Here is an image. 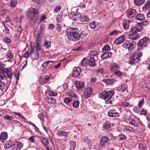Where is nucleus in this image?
I'll return each mask as SVG.
<instances>
[{
  "instance_id": "nucleus-1",
  "label": "nucleus",
  "mask_w": 150,
  "mask_h": 150,
  "mask_svg": "<svg viewBox=\"0 0 150 150\" xmlns=\"http://www.w3.org/2000/svg\"><path fill=\"white\" fill-rule=\"evenodd\" d=\"M77 28H69L66 30V35L68 39L73 41H77L80 38Z\"/></svg>"
},
{
  "instance_id": "nucleus-2",
  "label": "nucleus",
  "mask_w": 150,
  "mask_h": 150,
  "mask_svg": "<svg viewBox=\"0 0 150 150\" xmlns=\"http://www.w3.org/2000/svg\"><path fill=\"white\" fill-rule=\"evenodd\" d=\"M114 91L113 90L108 91H104L101 92L99 94L100 98L104 99L107 104H111L113 101L112 97L114 96Z\"/></svg>"
},
{
  "instance_id": "nucleus-3",
  "label": "nucleus",
  "mask_w": 150,
  "mask_h": 150,
  "mask_svg": "<svg viewBox=\"0 0 150 150\" xmlns=\"http://www.w3.org/2000/svg\"><path fill=\"white\" fill-rule=\"evenodd\" d=\"M43 33L42 30H40L38 33L37 39L36 41L35 48L37 57L34 59H38L40 56V54L42 52V49L39 46L38 40L41 41L42 39Z\"/></svg>"
},
{
  "instance_id": "nucleus-4",
  "label": "nucleus",
  "mask_w": 150,
  "mask_h": 150,
  "mask_svg": "<svg viewBox=\"0 0 150 150\" xmlns=\"http://www.w3.org/2000/svg\"><path fill=\"white\" fill-rule=\"evenodd\" d=\"M38 13V11L35 8L30 9L28 15V18L32 22L35 23L37 20V15Z\"/></svg>"
},
{
  "instance_id": "nucleus-5",
  "label": "nucleus",
  "mask_w": 150,
  "mask_h": 150,
  "mask_svg": "<svg viewBox=\"0 0 150 150\" xmlns=\"http://www.w3.org/2000/svg\"><path fill=\"white\" fill-rule=\"evenodd\" d=\"M150 41V40L148 37H145L141 39L137 44V50L139 51L143 50L144 47H146V45L148 44Z\"/></svg>"
},
{
  "instance_id": "nucleus-6",
  "label": "nucleus",
  "mask_w": 150,
  "mask_h": 150,
  "mask_svg": "<svg viewBox=\"0 0 150 150\" xmlns=\"http://www.w3.org/2000/svg\"><path fill=\"white\" fill-rule=\"evenodd\" d=\"M135 44L134 41L131 42L126 41L123 44L122 46L123 47L127 49L129 52H131L133 50Z\"/></svg>"
},
{
  "instance_id": "nucleus-7",
  "label": "nucleus",
  "mask_w": 150,
  "mask_h": 150,
  "mask_svg": "<svg viewBox=\"0 0 150 150\" xmlns=\"http://www.w3.org/2000/svg\"><path fill=\"white\" fill-rule=\"evenodd\" d=\"M0 71L1 72V73L2 74H4L6 73V78L8 77L10 79L12 78L13 73L11 69L9 68H0Z\"/></svg>"
},
{
  "instance_id": "nucleus-8",
  "label": "nucleus",
  "mask_w": 150,
  "mask_h": 150,
  "mask_svg": "<svg viewBox=\"0 0 150 150\" xmlns=\"http://www.w3.org/2000/svg\"><path fill=\"white\" fill-rule=\"evenodd\" d=\"M81 15V13L76 11L70 13L68 14V16L71 20L76 21L78 19Z\"/></svg>"
},
{
  "instance_id": "nucleus-9",
  "label": "nucleus",
  "mask_w": 150,
  "mask_h": 150,
  "mask_svg": "<svg viewBox=\"0 0 150 150\" xmlns=\"http://www.w3.org/2000/svg\"><path fill=\"white\" fill-rule=\"evenodd\" d=\"M136 13V10L134 9H130L128 10L126 12V16L129 18H131L134 17Z\"/></svg>"
},
{
  "instance_id": "nucleus-10",
  "label": "nucleus",
  "mask_w": 150,
  "mask_h": 150,
  "mask_svg": "<svg viewBox=\"0 0 150 150\" xmlns=\"http://www.w3.org/2000/svg\"><path fill=\"white\" fill-rule=\"evenodd\" d=\"M93 92V89L90 87H88L85 89L83 91L84 97L87 98L90 96Z\"/></svg>"
},
{
  "instance_id": "nucleus-11",
  "label": "nucleus",
  "mask_w": 150,
  "mask_h": 150,
  "mask_svg": "<svg viewBox=\"0 0 150 150\" xmlns=\"http://www.w3.org/2000/svg\"><path fill=\"white\" fill-rule=\"evenodd\" d=\"M81 72V70L80 67H74L73 69V72L72 75L74 77L76 78L79 76Z\"/></svg>"
},
{
  "instance_id": "nucleus-12",
  "label": "nucleus",
  "mask_w": 150,
  "mask_h": 150,
  "mask_svg": "<svg viewBox=\"0 0 150 150\" xmlns=\"http://www.w3.org/2000/svg\"><path fill=\"white\" fill-rule=\"evenodd\" d=\"M132 56L134 57L137 61L139 62L140 61V57L142 56V54L141 52H133L132 53Z\"/></svg>"
},
{
  "instance_id": "nucleus-13",
  "label": "nucleus",
  "mask_w": 150,
  "mask_h": 150,
  "mask_svg": "<svg viewBox=\"0 0 150 150\" xmlns=\"http://www.w3.org/2000/svg\"><path fill=\"white\" fill-rule=\"evenodd\" d=\"M116 111V110L115 109L110 110L108 113V115L111 117L119 116V115L118 112Z\"/></svg>"
},
{
  "instance_id": "nucleus-14",
  "label": "nucleus",
  "mask_w": 150,
  "mask_h": 150,
  "mask_svg": "<svg viewBox=\"0 0 150 150\" xmlns=\"http://www.w3.org/2000/svg\"><path fill=\"white\" fill-rule=\"evenodd\" d=\"M8 134L6 132H4L1 133L0 136V141L2 142H4L7 139Z\"/></svg>"
},
{
  "instance_id": "nucleus-15",
  "label": "nucleus",
  "mask_w": 150,
  "mask_h": 150,
  "mask_svg": "<svg viewBox=\"0 0 150 150\" xmlns=\"http://www.w3.org/2000/svg\"><path fill=\"white\" fill-rule=\"evenodd\" d=\"M85 83L84 82L79 81H76L75 83L76 86L79 90L81 89L84 86Z\"/></svg>"
},
{
  "instance_id": "nucleus-16",
  "label": "nucleus",
  "mask_w": 150,
  "mask_h": 150,
  "mask_svg": "<svg viewBox=\"0 0 150 150\" xmlns=\"http://www.w3.org/2000/svg\"><path fill=\"white\" fill-rule=\"evenodd\" d=\"M13 144L16 150H20L23 146V144L20 142H15Z\"/></svg>"
},
{
  "instance_id": "nucleus-17",
  "label": "nucleus",
  "mask_w": 150,
  "mask_h": 150,
  "mask_svg": "<svg viewBox=\"0 0 150 150\" xmlns=\"http://www.w3.org/2000/svg\"><path fill=\"white\" fill-rule=\"evenodd\" d=\"M143 29V27L140 25H138L137 26L133 27L131 30L132 32H138Z\"/></svg>"
},
{
  "instance_id": "nucleus-18",
  "label": "nucleus",
  "mask_w": 150,
  "mask_h": 150,
  "mask_svg": "<svg viewBox=\"0 0 150 150\" xmlns=\"http://www.w3.org/2000/svg\"><path fill=\"white\" fill-rule=\"evenodd\" d=\"M129 37L131 39L133 40H136L139 38V35L137 33L132 32V33L129 35Z\"/></svg>"
},
{
  "instance_id": "nucleus-19",
  "label": "nucleus",
  "mask_w": 150,
  "mask_h": 150,
  "mask_svg": "<svg viewBox=\"0 0 150 150\" xmlns=\"http://www.w3.org/2000/svg\"><path fill=\"white\" fill-rule=\"evenodd\" d=\"M88 65L91 67H94L96 65L95 59L93 57L90 58L89 60Z\"/></svg>"
},
{
  "instance_id": "nucleus-20",
  "label": "nucleus",
  "mask_w": 150,
  "mask_h": 150,
  "mask_svg": "<svg viewBox=\"0 0 150 150\" xmlns=\"http://www.w3.org/2000/svg\"><path fill=\"white\" fill-rule=\"evenodd\" d=\"M104 53L102 54L101 57L103 59L106 58H109L111 57L112 53L110 52H103Z\"/></svg>"
},
{
  "instance_id": "nucleus-21",
  "label": "nucleus",
  "mask_w": 150,
  "mask_h": 150,
  "mask_svg": "<svg viewBox=\"0 0 150 150\" xmlns=\"http://www.w3.org/2000/svg\"><path fill=\"white\" fill-rule=\"evenodd\" d=\"M124 38L123 37H120L117 38L114 41V43L116 45H119L124 42Z\"/></svg>"
},
{
  "instance_id": "nucleus-22",
  "label": "nucleus",
  "mask_w": 150,
  "mask_h": 150,
  "mask_svg": "<svg viewBox=\"0 0 150 150\" xmlns=\"http://www.w3.org/2000/svg\"><path fill=\"white\" fill-rule=\"evenodd\" d=\"M150 8V0L147 1L142 7L143 11L146 12Z\"/></svg>"
},
{
  "instance_id": "nucleus-23",
  "label": "nucleus",
  "mask_w": 150,
  "mask_h": 150,
  "mask_svg": "<svg viewBox=\"0 0 150 150\" xmlns=\"http://www.w3.org/2000/svg\"><path fill=\"white\" fill-rule=\"evenodd\" d=\"M129 123L130 125L134 126L135 127H137L139 126L138 123L132 118H129Z\"/></svg>"
},
{
  "instance_id": "nucleus-24",
  "label": "nucleus",
  "mask_w": 150,
  "mask_h": 150,
  "mask_svg": "<svg viewBox=\"0 0 150 150\" xmlns=\"http://www.w3.org/2000/svg\"><path fill=\"white\" fill-rule=\"evenodd\" d=\"M79 18L80 21L81 22H87L89 20L88 17L86 15H81Z\"/></svg>"
},
{
  "instance_id": "nucleus-25",
  "label": "nucleus",
  "mask_w": 150,
  "mask_h": 150,
  "mask_svg": "<svg viewBox=\"0 0 150 150\" xmlns=\"http://www.w3.org/2000/svg\"><path fill=\"white\" fill-rule=\"evenodd\" d=\"M137 20L141 21H143L145 19V17L143 14L140 13L138 14L135 17Z\"/></svg>"
},
{
  "instance_id": "nucleus-26",
  "label": "nucleus",
  "mask_w": 150,
  "mask_h": 150,
  "mask_svg": "<svg viewBox=\"0 0 150 150\" xmlns=\"http://www.w3.org/2000/svg\"><path fill=\"white\" fill-rule=\"evenodd\" d=\"M50 79V77L45 76L43 79H41L40 81L41 84H44L48 81Z\"/></svg>"
},
{
  "instance_id": "nucleus-27",
  "label": "nucleus",
  "mask_w": 150,
  "mask_h": 150,
  "mask_svg": "<svg viewBox=\"0 0 150 150\" xmlns=\"http://www.w3.org/2000/svg\"><path fill=\"white\" fill-rule=\"evenodd\" d=\"M129 22L128 21L125 20L123 23V28L125 30L128 29L129 27Z\"/></svg>"
},
{
  "instance_id": "nucleus-28",
  "label": "nucleus",
  "mask_w": 150,
  "mask_h": 150,
  "mask_svg": "<svg viewBox=\"0 0 150 150\" xmlns=\"http://www.w3.org/2000/svg\"><path fill=\"white\" fill-rule=\"evenodd\" d=\"M135 4L137 6L142 5L145 2V0H134Z\"/></svg>"
},
{
  "instance_id": "nucleus-29",
  "label": "nucleus",
  "mask_w": 150,
  "mask_h": 150,
  "mask_svg": "<svg viewBox=\"0 0 150 150\" xmlns=\"http://www.w3.org/2000/svg\"><path fill=\"white\" fill-rule=\"evenodd\" d=\"M119 66L116 63H114L111 66L110 69L112 71H116L119 69Z\"/></svg>"
},
{
  "instance_id": "nucleus-30",
  "label": "nucleus",
  "mask_w": 150,
  "mask_h": 150,
  "mask_svg": "<svg viewBox=\"0 0 150 150\" xmlns=\"http://www.w3.org/2000/svg\"><path fill=\"white\" fill-rule=\"evenodd\" d=\"M110 128V122L109 121H106L103 124V129L108 130Z\"/></svg>"
},
{
  "instance_id": "nucleus-31",
  "label": "nucleus",
  "mask_w": 150,
  "mask_h": 150,
  "mask_svg": "<svg viewBox=\"0 0 150 150\" xmlns=\"http://www.w3.org/2000/svg\"><path fill=\"white\" fill-rule=\"evenodd\" d=\"M98 23H97L95 21H93L90 23L89 25L91 28L94 29L98 25Z\"/></svg>"
},
{
  "instance_id": "nucleus-32",
  "label": "nucleus",
  "mask_w": 150,
  "mask_h": 150,
  "mask_svg": "<svg viewBox=\"0 0 150 150\" xmlns=\"http://www.w3.org/2000/svg\"><path fill=\"white\" fill-rule=\"evenodd\" d=\"M41 142L44 146L45 147L47 146L49 143L48 139L46 138H42V139Z\"/></svg>"
},
{
  "instance_id": "nucleus-33",
  "label": "nucleus",
  "mask_w": 150,
  "mask_h": 150,
  "mask_svg": "<svg viewBox=\"0 0 150 150\" xmlns=\"http://www.w3.org/2000/svg\"><path fill=\"white\" fill-rule=\"evenodd\" d=\"M121 33V32L120 31L115 30L111 32L110 33L109 35L110 36H115L117 34L120 33Z\"/></svg>"
},
{
  "instance_id": "nucleus-34",
  "label": "nucleus",
  "mask_w": 150,
  "mask_h": 150,
  "mask_svg": "<svg viewBox=\"0 0 150 150\" xmlns=\"http://www.w3.org/2000/svg\"><path fill=\"white\" fill-rule=\"evenodd\" d=\"M47 102L49 103L54 104L56 102V100L54 98L49 97L47 98Z\"/></svg>"
},
{
  "instance_id": "nucleus-35",
  "label": "nucleus",
  "mask_w": 150,
  "mask_h": 150,
  "mask_svg": "<svg viewBox=\"0 0 150 150\" xmlns=\"http://www.w3.org/2000/svg\"><path fill=\"white\" fill-rule=\"evenodd\" d=\"M6 56L7 58L10 59H12L13 57V55L10 50L8 51L7 53L6 54Z\"/></svg>"
},
{
  "instance_id": "nucleus-36",
  "label": "nucleus",
  "mask_w": 150,
  "mask_h": 150,
  "mask_svg": "<svg viewBox=\"0 0 150 150\" xmlns=\"http://www.w3.org/2000/svg\"><path fill=\"white\" fill-rule=\"evenodd\" d=\"M110 49V47L108 45H106L103 48L102 51L103 52H105L106 51H108Z\"/></svg>"
},
{
  "instance_id": "nucleus-37",
  "label": "nucleus",
  "mask_w": 150,
  "mask_h": 150,
  "mask_svg": "<svg viewBox=\"0 0 150 150\" xmlns=\"http://www.w3.org/2000/svg\"><path fill=\"white\" fill-rule=\"evenodd\" d=\"M88 61V60L86 58L83 59L81 61V66L82 67H85L87 65Z\"/></svg>"
},
{
  "instance_id": "nucleus-38",
  "label": "nucleus",
  "mask_w": 150,
  "mask_h": 150,
  "mask_svg": "<svg viewBox=\"0 0 150 150\" xmlns=\"http://www.w3.org/2000/svg\"><path fill=\"white\" fill-rule=\"evenodd\" d=\"M70 148L69 150H74L76 147V143L74 141H71L70 142Z\"/></svg>"
},
{
  "instance_id": "nucleus-39",
  "label": "nucleus",
  "mask_w": 150,
  "mask_h": 150,
  "mask_svg": "<svg viewBox=\"0 0 150 150\" xmlns=\"http://www.w3.org/2000/svg\"><path fill=\"white\" fill-rule=\"evenodd\" d=\"M72 100V98L71 97H67L64 98V101L65 103L68 104L71 102Z\"/></svg>"
},
{
  "instance_id": "nucleus-40",
  "label": "nucleus",
  "mask_w": 150,
  "mask_h": 150,
  "mask_svg": "<svg viewBox=\"0 0 150 150\" xmlns=\"http://www.w3.org/2000/svg\"><path fill=\"white\" fill-rule=\"evenodd\" d=\"M139 147L140 150H146L147 148L145 144L142 143L139 144Z\"/></svg>"
},
{
  "instance_id": "nucleus-41",
  "label": "nucleus",
  "mask_w": 150,
  "mask_h": 150,
  "mask_svg": "<svg viewBox=\"0 0 150 150\" xmlns=\"http://www.w3.org/2000/svg\"><path fill=\"white\" fill-rule=\"evenodd\" d=\"M139 62L138 61H137V60H136V59H135L132 56V57L130 58V60L129 61V63L130 64H133Z\"/></svg>"
},
{
  "instance_id": "nucleus-42",
  "label": "nucleus",
  "mask_w": 150,
  "mask_h": 150,
  "mask_svg": "<svg viewBox=\"0 0 150 150\" xmlns=\"http://www.w3.org/2000/svg\"><path fill=\"white\" fill-rule=\"evenodd\" d=\"M57 134H58L59 136L62 137L66 136L67 135V133L65 131H62L59 132L58 133H57Z\"/></svg>"
},
{
  "instance_id": "nucleus-43",
  "label": "nucleus",
  "mask_w": 150,
  "mask_h": 150,
  "mask_svg": "<svg viewBox=\"0 0 150 150\" xmlns=\"http://www.w3.org/2000/svg\"><path fill=\"white\" fill-rule=\"evenodd\" d=\"M102 82L105 83L106 84H110L113 82V80L112 79H104L102 80Z\"/></svg>"
},
{
  "instance_id": "nucleus-44",
  "label": "nucleus",
  "mask_w": 150,
  "mask_h": 150,
  "mask_svg": "<svg viewBox=\"0 0 150 150\" xmlns=\"http://www.w3.org/2000/svg\"><path fill=\"white\" fill-rule=\"evenodd\" d=\"M5 29L3 30L4 32L6 34H9L10 33V31L6 25L5 24L4 25Z\"/></svg>"
},
{
  "instance_id": "nucleus-45",
  "label": "nucleus",
  "mask_w": 150,
  "mask_h": 150,
  "mask_svg": "<svg viewBox=\"0 0 150 150\" xmlns=\"http://www.w3.org/2000/svg\"><path fill=\"white\" fill-rule=\"evenodd\" d=\"M3 40L5 43L8 44L10 43L11 42V39L7 37L4 38H3Z\"/></svg>"
},
{
  "instance_id": "nucleus-46",
  "label": "nucleus",
  "mask_w": 150,
  "mask_h": 150,
  "mask_svg": "<svg viewBox=\"0 0 150 150\" xmlns=\"http://www.w3.org/2000/svg\"><path fill=\"white\" fill-rule=\"evenodd\" d=\"M4 119L8 120L10 121L13 119V117L12 116H11L8 115H6L4 116Z\"/></svg>"
},
{
  "instance_id": "nucleus-47",
  "label": "nucleus",
  "mask_w": 150,
  "mask_h": 150,
  "mask_svg": "<svg viewBox=\"0 0 150 150\" xmlns=\"http://www.w3.org/2000/svg\"><path fill=\"white\" fill-rule=\"evenodd\" d=\"M62 14L63 13H60V14L57 16V22L59 23L61 22Z\"/></svg>"
},
{
  "instance_id": "nucleus-48",
  "label": "nucleus",
  "mask_w": 150,
  "mask_h": 150,
  "mask_svg": "<svg viewBox=\"0 0 150 150\" xmlns=\"http://www.w3.org/2000/svg\"><path fill=\"white\" fill-rule=\"evenodd\" d=\"M14 114L18 116L19 117H21L23 119V120L25 122L26 120V119L22 115L19 113L14 112Z\"/></svg>"
},
{
  "instance_id": "nucleus-49",
  "label": "nucleus",
  "mask_w": 150,
  "mask_h": 150,
  "mask_svg": "<svg viewBox=\"0 0 150 150\" xmlns=\"http://www.w3.org/2000/svg\"><path fill=\"white\" fill-rule=\"evenodd\" d=\"M45 47L47 48H50L51 46V43L50 41L46 42L44 44Z\"/></svg>"
},
{
  "instance_id": "nucleus-50",
  "label": "nucleus",
  "mask_w": 150,
  "mask_h": 150,
  "mask_svg": "<svg viewBox=\"0 0 150 150\" xmlns=\"http://www.w3.org/2000/svg\"><path fill=\"white\" fill-rule=\"evenodd\" d=\"M127 88V85L125 84L122 85L121 86V90L122 92H123L126 90Z\"/></svg>"
},
{
  "instance_id": "nucleus-51",
  "label": "nucleus",
  "mask_w": 150,
  "mask_h": 150,
  "mask_svg": "<svg viewBox=\"0 0 150 150\" xmlns=\"http://www.w3.org/2000/svg\"><path fill=\"white\" fill-rule=\"evenodd\" d=\"M97 52L96 51H91L90 52V55L91 56H95L97 54Z\"/></svg>"
},
{
  "instance_id": "nucleus-52",
  "label": "nucleus",
  "mask_w": 150,
  "mask_h": 150,
  "mask_svg": "<svg viewBox=\"0 0 150 150\" xmlns=\"http://www.w3.org/2000/svg\"><path fill=\"white\" fill-rule=\"evenodd\" d=\"M79 101H76L73 103L72 105L74 108H77L79 106Z\"/></svg>"
},
{
  "instance_id": "nucleus-53",
  "label": "nucleus",
  "mask_w": 150,
  "mask_h": 150,
  "mask_svg": "<svg viewBox=\"0 0 150 150\" xmlns=\"http://www.w3.org/2000/svg\"><path fill=\"white\" fill-rule=\"evenodd\" d=\"M126 129L129 132H132L133 131V128L130 126H127L125 127Z\"/></svg>"
},
{
  "instance_id": "nucleus-54",
  "label": "nucleus",
  "mask_w": 150,
  "mask_h": 150,
  "mask_svg": "<svg viewBox=\"0 0 150 150\" xmlns=\"http://www.w3.org/2000/svg\"><path fill=\"white\" fill-rule=\"evenodd\" d=\"M17 30L18 32V33L20 35L21 34V32L23 29L20 26H18L17 27Z\"/></svg>"
},
{
  "instance_id": "nucleus-55",
  "label": "nucleus",
  "mask_w": 150,
  "mask_h": 150,
  "mask_svg": "<svg viewBox=\"0 0 150 150\" xmlns=\"http://www.w3.org/2000/svg\"><path fill=\"white\" fill-rule=\"evenodd\" d=\"M61 7L60 6H56L54 9V11L56 12H58L61 9Z\"/></svg>"
},
{
  "instance_id": "nucleus-56",
  "label": "nucleus",
  "mask_w": 150,
  "mask_h": 150,
  "mask_svg": "<svg viewBox=\"0 0 150 150\" xmlns=\"http://www.w3.org/2000/svg\"><path fill=\"white\" fill-rule=\"evenodd\" d=\"M4 88L5 85L4 83L0 80V89L2 90Z\"/></svg>"
},
{
  "instance_id": "nucleus-57",
  "label": "nucleus",
  "mask_w": 150,
  "mask_h": 150,
  "mask_svg": "<svg viewBox=\"0 0 150 150\" xmlns=\"http://www.w3.org/2000/svg\"><path fill=\"white\" fill-rule=\"evenodd\" d=\"M16 4L17 2L16 1H12L10 3V6L12 8L15 7L16 5Z\"/></svg>"
},
{
  "instance_id": "nucleus-58",
  "label": "nucleus",
  "mask_w": 150,
  "mask_h": 150,
  "mask_svg": "<svg viewBox=\"0 0 150 150\" xmlns=\"http://www.w3.org/2000/svg\"><path fill=\"white\" fill-rule=\"evenodd\" d=\"M114 74L115 75H116L119 76V77H120L122 76V74L121 72L120 71H115L114 73Z\"/></svg>"
},
{
  "instance_id": "nucleus-59",
  "label": "nucleus",
  "mask_w": 150,
  "mask_h": 150,
  "mask_svg": "<svg viewBox=\"0 0 150 150\" xmlns=\"http://www.w3.org/2000/svg\"><path fill=\"white\" fill-rule=\"evenodd\" d=\"M15 77H16V82H17V81L19 80V73L18 71H16L15 73Z\"/></svg>"
},
{
  "instance_id": "nucleus-60",
  "label": "nucleus",
  "mask_w": 150,
  "mask_h": 150,
  "mask_svg": "<svg viewBox=\"0 0 150 150\" xmlns=\"http://www.w3.org/2000/svg\"><path fill=\"white\" fill-rule=\"evenodd\" d=\"M101 140H102L103 141V142H104L106 143L108 140V137H104L102 138Z\"/></svg>"
},
{
  "instance_id": "nucleus-61",
  "label": "nucleus",
  "mask_w": 150,
  "mask_h": 150,
  "mask_svg": "<svg viewBox=\"0 0 150 150\" xmlns=\"http://www.w3.org/2000/svg\"><path fill=\"white\" fill-rule=\"evenodd\" d=\"M12 146V144H7L5 145L4 148L6 149H8V148L11 147Z\"/></svg>"
},
{
  "instance_id": "nucleus-62",
  "label": "nucleus",
  "mask_w": 150,
  "mask_h": 150,
  "mask_svg": "<svg viewBox=\"0 0 150 150\" xmlns=\"http://www.w3.org/2000/svg\"><path fill=\"white\" fill-rule=\"evenodd\" d=\"M144 99H143L141 100L138 103V106L140 108H141L142 107V105L144 104Z\"/></svg>"
},
{
  "instance_id": "nucleus-63",
  "label": "nucleus",
  "mask_w": 150,
  "mask_h": 150,
  "mask_svg": "<svg viewBox=\"0 0 150 150\" xmlns=\"http://www.w3.org/2000/svg\"><path fill=\"white\" fill-rule=\"evenodd\" d=\"M98 71L99 73H100L102 74H104L105 73V71L104 70V69L103 68H101L98 69Z\"/></svg>"
},
{
  "instance_id": "nucleus-64",
  "label": "nucleus",
  "mask_w": 150,
  "mask_h": 150,
  "mask_svg": "<svg viewBox=\"0 0 150 150\" xmlns=\"http://www.w3.org/2000/svg\"><path fill=\"white\" fill-rule=\"evenodd\" d=\"M49 95L50 96H56L57 95V93H54L53 92H50L49 93Z\"/></svg>"
}]
</instances>
